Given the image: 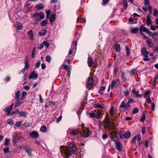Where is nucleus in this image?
Instances as JSON below:
<instances>
[{
  "mask_svg": "<svg viewBox=\"0 0 158 158\" xmlns=\"http://www.w3.org/2000/svg\"><path fill=\"white\" fill-rule=\"evenodd\" d=\"M143 4L145 6H150L149 0H144Z\"/></svg>",
  "mask_w": 158,
  "mask_h": 158,
  "instance_id": "a19ab883",
  "label": "nucleus"
},
{
  "mask_svg": "<svg viewBox=\"0 0 158 158\" xmlns=\"http://www.w3.org/2000/svg\"><path fill=\"white\" fill-rule=\"evenodd\" d=\"M134 102L133 99L130 98L126 104L124 103V101H123L121 103L119 108H123L125 110H127L130 107V104Z\"/></svg>",
  "mask_w": 158,
  "mask_h": 158,
  "instance_id": "f03ea898",
  "label": "nucleus"
},
{
  "mask_svg": "<svg viewBox=\"0 0 158 158\" xmlns=\"http://www.w3.org/2000/svg\"><path fill=\"white\" fill-rule=\"evenodd\" d=\"M115 146L117 150L119 152H122V144L119 142H117L115 143Z\"/></svg>",
  "mask_w": 158,
  "mask_h": 158,
  "instance_id": "9b49d317",
  "label": "nucleus"
},
{
  "mask_svg": "<svg viewBox=\"0 0 158 158\" xmlns=\"http://www.w3.org/2000/svg\"><path fill=\"white\" fill-rule=\"evenodd\" d=\"M18 114L19 115L20 117L23 116L26 117L27 116V114L26 112L24 111H18Z\"/></svg>",
  "mask_w": 158,
  "mask_h": 158,
  "instance_id": "bb28decb",
  "label": "nucleus"
},
{
  "mask_svg": "<svg viewBox=\"0 0 158 158\" xmlns=\"http://www.w3.org/2000/svg\"><path fill=\"white\" fill-rule=\"evenodd\" d=\"M7 123L11 125H13L14 123L13 121L11 119H8L7 120Z\"/></svg>",
  "mask_w": 158,
  "mask_h": 158,
  "instance_id": "4d7b16f0",
  "label": "nucleus"
},
{
  "mask_svg": "<svg viewBox=\"0 0 158 158\" xmlns=\"http://www.w3.org/2000/svg\"><path fill=\"white\" fill-rule=\"evenodd\" d=\"M80 132H81L82 135L85 137H88L90 135V131L88 128L82 126L81 127V130L76 129L72 130L70 132V134L73 135L78 134Z\"/></svg>",
  "mask_w": 158,
  "mask_h": 158,
  "instance_id": "f257e3e1",
  "label": "nucleus"
},
{
  "mask_svg": "<svg viewBox=\"0 0 158 158\" xmlns=\"http://www.w3.org/2000/svg\"><path fill=\"white\" fill-rule=\"evenodd\" d=\"M27 61H28V59H27V58L26 57L25 58V62H24L25 65V66L23 69H22L21 70L20 72L21 73H23L24 72H25V71L29 67V64L27 63Z\"/></svg>",
  "mask_w": 158,
  "mask_h": 158,
  "instance_id": "9d476101",
  "label": "nucleus"
},
{
  "mask_svg": "<svg viewBox=\"0 0 158 158\" xmlns=\"http://www.w3.org/2000/svg\"><path fill=\"white\" fill-rule=\"evenodd\" d=\"M27 34L28 35L29 38L31 40H34L33 34V31L31 30L27 32Z\"/></svg>",
  "mask_w": 158,
  "mask_h": 158,
  "instance_id": "2eb2a0df",
  "label": "nucleus"
},
{
  "mask_svg": "<svg viewBox=\"0 0 158 158\" xmlns=\"http://www.w3.org/2000/svg\"><path fill=\"white\" fill-rule=\"evenodd\" d=\"M150 92L149 91L146 92L143 95V97L144 98H145L146 97H148V96L150 94Z\"/></svg>",
  "mask_w": 158,
  "mask_h": 158,
  "instance_id": "338daca9",
  "label": "nucleus"
},
{
  "mask_svg": "<svg viewBox=\"0 0 158 158\" xmlns=\"http://www.w3.org/2000/svg\"><path fill=\"white\" fill-rule=\"evenodd\" d=\"M31 5V3H29L28 2H26L24 5V7L26 9V11H29V6Z\"/></svg>",
  "mask_w": 158,
  "mask_h": 158,
  "instance_id": "37998d69",
  "label": "nucleus"
},
{
  "mask_svg": "<svg viewBox=\"0 0 158 158\" xmlns=\"http://www.w3.org/2000/svg\"><path fill=\"white\" fill-rule=\"evenodd\" d=\"M41 20V19L40 17L35 18L34 19L35 21L34 24H37L38 23V22L40 21Z\"/></svg>",
  "mask_w": 158,
  "mask_h": 158,
  "instance_id": "5fc2aeb1",
  "label": "nucleus"
},
{
  "mask_svg": "<svg viewBox=\"0 0 158 158\" xmlns=\"http://www.w3.org/2000/svg\"><path fill=\"white\" fill-rule=\"evenodd\" d=\"M46 60L48 62V63H49L51 62V57L49 55H48L46 56V58H45Z\"/></svg>",
  "mask_w": 158,
  "mask_h": 158,
  "instance_id": "79ce46f5",
  "label": "nucleus"
},
{
  "mask_svg": "<svg viewBox=\"0 0 158 158\" xmlns=\"http://www.w3.org/2000/svg\"><path fill=\"white\" fill-rule=\"evenodd\" d=\"M104 122L105 127H107L110 130L113 127V123L110 122V119L109 118H106Z\"/></svg>",
  "mask_w": 158,
  "mask_h": 158,
  "instance_id": "20e7f679",
  "label": "nucleus"
},
{
  "mask_svg": "<svg viewBox=\"0 0 158 158\" xmlns=\"http://www.w3.org/2000/svg\"><path fill=\"white\" fill-rule=\"evenodd\" d=\"M10 140L7 138L5 139L4 145L5 146H8L10 143Z\"/></svg>",
  "mask_w": 158,
  "mask_h": 158,
  "instance_id": "e433bc0d",
  "label": "nucleus"
},
{
  "mask_svg": "<svg viewBox=\"0 0 158 158\" xmlns=\"http://www.w3.org/2000/svg\"><path fill=\"white\" fill-rule=\"evenodd\" d=\"M20 100H18L16 99V102L15 104V107L16 108L20 106L22 103L21 101H20Z\"/></svg>",
  "mask_w": 158,
  "mask_h": 158,
  "instance_id": "aec40b11",
  "label": "nucleus"
},
{
  "mask_svg": "<svg viewBox=\"0 0 158 158\" xmlns=\"http://www.w3.org/2000/svg\"><path fill=\"white\" fill-rule=\"evenodd\" d=\"M138 31V28L137 27L132 28L131 30V33L135 34L137 33Z\"/></svg>",
  "mask_w": 158,
  "mask_h": 158,
  "instance_id": "473e14b6",
  "label": "nucleus"
},
{
  "mask_svg": "<svg viewBox=\"0 0 158 158\" xmlns=\"http://www.w3.org/2000/svg\"><path fill=\"white\" fill-rule=\"evenodd\" d=\"M22 123V121H17L15 123V126L17 127H19Z\"/></svg>",
  "mask_w": 158,
  "mask_h": 158,
  "instance_id": "a18cd8bd",
  "label": "nucleus"
},
{
  "mask_svg": "<svg viewBox=\"0 0 158 158\" xmlns=\"http://www.w3.org/2000/svg\"><path fill=\"white\" fill-rule=\"evenodd\" d=\"M68 147L72 153L74 154L76 153L77 149L74 144L70 143Z\"/></svg>",
  "mask_w": 158,
  "mask_h": 158,
  "instance_id": "423d86ee",
  "label": "nucleus"
},
{
  "mask_svg": "<svg viewBox=\"0 0 158 158\" xmlns=\"http://www.w3.org/2000/svg\"><path fill=\"white\" fill-rule=\"evenodd\" d=\"M132 93L135 95V97H140L141 96V95L139 94H138L139 91H136L135 89L132 90Z\"/></svg>",
  "mask_w": 158,
  "mask_h": 158,
  "instance_id": "5701e85b",
  "label": "nucleus"
},
{
  "mask_svg": "<svg viewBox=\"0 0 158 158\" xmlns=\"http://www.w3.org/2000/svg\"><path fill=\"white\" fill-rule=\"evenodd\" d=\"M118 71V68L117 67H114V70L113 71L114 75L116 76L117 74V72Z\"/></svg>",
  "mask_w": 158,
  "mask_h": 158,
  "instance_id": "3c124183",
  "label": "nucleus"
},
{
  "mask_svg": "<svg viewBox=\"0 0 158 158\" xmlns=\"http://www.w3.org/2000/svg\"><path fill=\"white\" fill-rule=\"evenodd\" d=\"M131 135V132L128 131L126 132L123 135V136L124 137L126 138H129Z\"/></svg>",
  "mask_w": 158,
  "mask_h": 158,
  "instance_id": "4be33fe9",
  "label": "nucleus"
},
{
  "mask_svg": "<svg viewBox=\"0 0 158 158\" xmlns=\"http://www.w3.org/2000/svg\"><path fill=\"white\" fill-rule=\"evenodd\" d=\"M88 64L89 67L91 66L93 64V59L92 57L89 56L88 58Z\"/></svg>",
  "mask_w": 158,
  "mask_h": 158,
  "instance_id": "f3484780",
  "label": "nucleus"
},
{
  "mask_svg": "<svg viewBox=\"0 0 158 158\" xmlns=\"http://www.w3.org/2000/svg\"><path fill=\"white\" fill-rule=\"evenodd\" d=\"M48 23V21L47 20L45 19H44V20H43L41 23V25L42 26L44 27Z\"/></svg>",
  "mask_w": 158,
  "mask_h": 158,
  "instance_id": "2f4dec72",
  "label": "nucleus"
},
{
  "mask_svg": "<svg viewBox=\"0 0 158 158\" xmlns=\"http://www.w3.org/2000/svg\"><path fill=\"white\" fill-rule=\"evenodd\" d=\"M146 42L149 47L152 48L153 46V44L151 39H148L147 40Z\"/></svg>",
  "mask_w": 158,
  "mask_h": 158,
  "instance_id": "a211bd4d",
  "label": "nucleus"
},
{
  "mask_svg": "<svg viewBox=\"0 0 158 158\" xmlns=\"http://www.w3.org/2000/svg\"><path fill=\"white\" fill-rule=\"evenodd\" d=\"M141 52L142 54L144 57H148V52L147 51L146 49L145 48H142L141 49Z\"/></svg>",
  "mask_w": 158,
  "mask_h": 158,
  "instance_id": "f8f14e48",
  "label": "nucleus"
},
{
  "mask_svg": "<svg viewBox=\"0 0 158 158\" xmlns=\"http://www.w3.org/2000/svg\"><path fill=\"white\" fill-rule=\"evenodd\" d=\"M39 15L40 18L41 19H44V14L42 12H41L39 13Z\"/></svg>",
  "mask_w": 158,
  "mask_h": 158,
  "instance_id": "49530a36",
  "label": "nucleus"
},
{
  "mask_svg": "<svg viewBox=\"0 0 158 158\" xmlns=\"http://www.w3.org/2000/svg\"><path fill=\"white\" fill-rule=\"evenodd\" d=\"M152 23V20L151 19L150 16L149 15H148L147 17L146 24L148 26L150 25Z\"/></svg>",
  "mask_w": 158,
  "mask_h": 158,
  "instance_id": "dca6fc26",
  "label": "nucleus"
},
{
  "mask_svg": "<svg viewBox=\"0 0 158 158\" xmlns=\"http://www.w3.org/2000/svg\"><path fill=\"white\" fill-rule=\"evenodd\" d=\"M3 152L4 153H6L9 152V149L8 148H6L3 149Z\"/></svg>",
  "mask_w": 158,
  "mask_h": 158,
  "instance_id": "680f3d73",
  "label": "nucleus"
},
{
  "mask_svg": "<svg viewBox=\"0 0 158 158\" xmlns=\"http://www.w3.org/2000/svg\"><path fill=\"white\" fill-rule=\"evenodd\" d=\"M114 108L113 106H112L110 108V113L111 115H114Z\"/></svg>",
  "mask_w": 158,
  "mask_h": 158,
  "instance_id": "6e6d98bb",
  "label": "nucleus"
},
{
  "mask_svg": "<svg viewBox=\"0 0 158 158\" xmlns=\"http://www.w3.org/2000/svg\"><path fill=\"white\" fill-rule=\"evenodd\" d=\"M87 114L89 115V118H94L95 117V114L93 112L91 113H87Z\"/></svg>",
  "mask_w": 158,
  "mask_h": 158,
  "instance_id": "72a5a7b5",
  "label": "nucleus"
},
{
  "mask_svg": "<svg viewBox=\"0 0 158 158\" xmlns=\"http://www.w3.org/2000/svg\"><path fill=\"white\" fill-rule=\"evenodd\" d=\"M19 148L21 149H24L25 151V152L27 153L28 155L30 156H32L31 152L32 150L31 147H28L27 145L26 146L22 145L20 146Z\"/></svg>",
  "mask_w": 158,
  "mask_h": 158,
  "instance_id": "7ed1b4c3",
  "label": "nucleus"
},
{
  "mask_svg": "<svg viewBox=\"0 0 158 158\" xmlns=\"http://www.w3.org/2000/svg\"><path fill=\"white\" fill-rule=\"evenodd\" d=\"M101 114V111H98L97 113L95 114V117L97 119H99L100 118Z\"/></svg>",
  "mask_w": 158,
  "mask_h": 158,
  "instance_id": "4c0bfd02",
  "label": "nucleus"
},
{
  "mask_svg": "<svg viewBox=\"0 0 158 158\" xmlns=\"http://www.w3.org/2000/svg\"><path fill=\"white\" fill-rule=\"evenodd\" d=\"M119 80L117 79L116 81H112L111 84V87L112 88L113 87H116L117 85H118L119 83Z\"/></svg>",
  "mask_w": 158,
  "mask_h": 158,
  "instance_id": "ddd939ff",
  "label": "nucleus"
},
{
  "mask_svg": "<svg viewBox=\"0 0 158 158\" xmlns=\"http://www.w3.org/2000/svg\"><path fill=\"white\" fill-rule=\"evenodd\" d=\"M47 32V30H42L38 34L40 35L44 36L45 35Z\"/></svg>",
  "mask_w": 158,
  "mask_h": 158,
  "instance_id": "393cba45",
  "label": "nucleus"
},
{
  "mask_svg": "<svg viewBox=\"0 0 158 158\" xmlns=\"http://www.w3.org/2000/svg\"><path fill=\"white\" fill-rule=\"evenodd\" d=\"M38 77V75L37 73H35L34 72H32L29 77V79L34 78L35 79H37Z\"/></svg>",
  "mask_w": 158,
  "mask_h": 158,
  "instance_id": "4468645a",
  "label": "nucleus"
},
{
  "mask_svg": "<svg viewBox=\"0 0 158 158\" xmlns=\"http://www.w3.org/2000/svg\"><path fill=\"white\" fill-rule=\"evenodd\" d=\"M146 101L148 104H150L152 103V101L149 95L148 96L147 99H146Z\"/></svg>",
  "mask_w": 158,
  "mask_h": 158,
  "instance_id": "603ef678",
  "label": "nucleus"
},
{
  "mask_svg": "<svg viewBox=\"0 0 158 158\" xmlns=\"http://www.w3.org/2000/svg\"><path fill=\"white\" fill-rule=\"evenodd\" d=\"M121 51L120 46L119 44H117L116 46V51L117 52H119Z\"/></svg>",
  "mask_w": 158,
  "mask_h": 158,
  "instance_id": "c03bdc74",
  "label": "nucleus"
},
{
  "mask_svg": "<svg viewBox=\"0 0 158 158\" xmlns=\"http://www.w3.org/2000/svg\"><path fill=\"white\" fill-rule=\"evenodd\" d=\"M14 105V103H13L9 106L6 107L3 110L4 112H6L7 115H10L11 113L10 112L12 110Z\"/></svg>",
  "mask_w": 158,
  "mask_h": 158,
  "instance_id": "0eeeda50",
  "label": "nucleus"
},
{
  "mask_svg": "<svg viewBox=\"0 0 158 158\" xmlns=\"http://www.w3.org/2000/svg\"><path fill=\"white\" fill-rule=\"evenodd\" d=\"M153 15L154 17L158 16V10L154 8L153 9ZM155 22L156 24L158 25V18H156L155 19Z\"/></svg>",
  "mask_w": 158,
  "mask_h": 158,
  "instance_id": "1a4fd4ad",
  "label": "nucleus"
},
{
  "mask_svg": "<svg viewBox=\"0 0 158 158\" xmlns=\"http://www.w3.org/2000/svg\"><path fill=\"white\" fill-rule=\"evenodd\" d=\"M143 27V26L142 25H141L140 27V34L143 36V37L145 38H147L148 37L146 36H145V35L143 33L142 31V28Z\"/></svg>",
  "mask_w": 158,
  "mask_h": 158,
  "instance_id": "f704fd0d",
  "label": "nucleus"
},
{
  "mask_svg": "<svg viewBox=\"0 0 158 158\" xmlns=\"http://www.w3.org/2000/svg\"><path fill=\"white\" fill-rule=\"evenodd\" d=\"M126 54L127 56H128L130 54V50L128 46H127L126 47Z\"/></svg>",
  "mask_w": 158,
  "mask_h": 158,
  "instance_id": "864d4df0",
  "label": "nucleus"
},
{
  "mask_svg": "<svg viewBox=\"0 0 158 158\" xmlns=\"http://www.w3.org/2000/svg\"><path fill=\"white\" fill-rule=\"evenodd\" d=\"M44 45L47 48H48L50 46L49 44L47 41H44L43 43Z\"/></svg>",
  "mask_w": 158,
  "mask_h": 158,
  "instance_id": "de8ad7c7",
  "label": "nucleus"
},
{
  "mask_svg": "<svg viewBox=\"0 0 158 158\" xmlns=\"http://www.w3.org/2000/svg\"><path fill=\"white\" fill-rule=\"evenodd\" d=\"M148 10L149 11V15H151L152 13V7L151 6L148 7Z\"/></svg>",
  "mask_w": 158,
  "mask_h": 158,
  "instance_id": "13d9d810",
  "label": "nucleus"
},
{
  "mask_svg": "<svg viewBox=\"0 0 158 158\" xmlns=\"http://www.w3.org/2000/svg\"><path fill=\"white\" fill-rule=\"evenodd\" d=\"M23 125L25 127H29L30 126V124L28 122H26L23 124Z\"/></svg>",
  "mask_w": 158,
  "mask_h": 158,
  "instance_id": "69168bd1",
  "label": "nucleus"
},
{
  "mask_svg": "<svg viewBox=\"0 0 158 158\" xmlns=\"http://www.w3.org/2000/svg\"><path fill=\"white\" fill-rule=\"evenodd\" d=\"M35 7L37 8V9L40 10H42L44 9V6L43 5V4L42 3H39L37 4L35 6Z\"/></svg>",
  "mask_w": 158,
  "mask_h": 158,
  "instance_id": "6ab92c4d",
  "label": "nucleus"
},
{
  "mask_svg": "<svg viewBox=\"0 0 158 158\" xmlns=\"http://www.w3.org/2000/svg\"><path fill=\"white\" fill-rule=\"evenodd\" d=\"M146 119L145 115L144 113H143L142 116L140 119V121L142 123H143L145 121Z\"/></svg>",
  "mask_w": 158,
  "mask_h": 158,
  "instance_id": "ea45409f",
  "label": "nucleus"
},
{
  "mask_svg": "<svg viewBox=\"0 0 158 158\" xmlns=\"http://www.w3.org/2000/svg\"><path fill=\"white\" fill-rule=\"evenodd\" d=\"M94 107L96 108H103V107L101 105L97 103L94 104Z\"/></svg>",
  "mask_w": 158,
  "mask_h": 158,
  "instance_id": "09e8293b",
  "label": "nucleus"
},
{
  "mask_svg": "<svg viewBox=\"0 0 158 158\" xmlns=\"http://www.w3.org/2000/svg\"><path fill=\"white\" fill-rule=\"evenodd\" d=\"M47 131V128L44 125L42 126L40 128V131L43 132H45Z\"/></svg>",
  "mask_w": 158,
  "mask_h": 158,
  "instance_id": "c85d7f7f",
  "label": "nucleus"
},
{
  "mask_svg": "<svg viewBox=\"0 0 158 158\" xmlns=\"http://www.w3.org/2000/svg\"><path fill=\"white\" fill-rule=\"evenodd\" d=\"M65 156L67 157L68 158L70 156V153L68 151H66L65 152Z\"/></svg>",
  "mask_w": 158,
  "mask_h": 158,
  "instance_id": "0e129e2a",
  "label": "nucleus"
},
{
  "mask_svg": "<svg viewBox=\"0 0 158 158\" xmlns=\"http://www.w3.org/2000/svg\"><path fill=\"white\" fill-rule=\"evenodd\" d=\"M94 80L93 78L89 77L86 84V87L90 89L93 86Z\"/></svg>",
  "mask_w": 158,
  "mask_h": 158,
  "instance_id": "39448f33",
  "label": "nucleus"
},
{
  "mask_svg": "<svg viewBox=\"0 0 158 158\" xmlns=\"http://www.w3.org/2000/svg\"><path fill=\"white\" fill-rule=\"evenodd\" d=\"M23 26L22 23L19 22H17V29L18 30H20L22 29Z\"/></svg>",
  "mask_w": 158,
  "mask_h": 158,
  "instance_id": "412c9836",
  "label": "nucleus"
},
{
  "mask_svg": "<svg viewBox=\"0 0 158 158\" xmlns=\"http://www.w3.org/2000/svg\"><path fill=\"white\" fill-rule=\"evenodd\" d=\"M158 78V74L155 76L154 77V80L153 81V85L154 87H155L156 85V80Z\"/></svg>",
  "mask_w": 158,
  "mask_h": 158,
  "instance_id": "58836bf2",
  "label": "nucleus"
},
{
  "mask_svg": "<svg viewBox=\"0 0 158 158\" xmlns=\"http://www.w3.org/2000/svg\"><path fill=\"white\" fill-rule=\"evenodd\" d=\"M139 109L137 107H135L134 108L133 111V113L134 114L137 113L139 111Z\"/></svg>",
  "mask_w": 158,
  "mask_h": 158,
  "instance_id": "bf43d9fd",
  "label": "nucleus"
},
{
  "mask_svg": "<svg viewBox=\"0 0 158 158\" xmlns=\"http://www.w3.org/2000/svg\"><path fill=\"white\" fill-rule=\"evenodd\" d=\"M27 93L25 91H23L22 93V96L20 99V100H22L24 99L25 96L27 95Z\"/></svg>",
  "mask_w": 158,
  "mask_h": 158,
  "instance_id": "7c9ffc66",
  "label": "nucleus"
},
{
  "mask_svg": "<svg viewBox=\"0 0 158 158\" xmlns=\"http://www.w3.org/2000/svg\"><path fill=\"white\" fill-rule=\"evenodd\" d=\"M74 49V48H72V47L71 48L69 51V55H71L72 54V53L73 52V50Z\"/></svg>",
  "mask_w": 158,
  "mask_h": 158,
  "instance_id": "052dcab7",
  "label": "nucleus"
},
{
  "mask_svg": "<svg viewBox=\"0 0 158 158\" xmlns=\"http://www.w3.org/2000/svg\"><path fill=\"white\" fill-rule=\"evenodd\" d=\"M145 32L147 34H148L149 35L151 33V32L148 29H147L146 27H143L142 28V31Z\"/></svg>",
  "mask_w": 158,
  "mask_h": 158,
  "instance_id": "cd10ccee",
  "label": "nucleus"
},
{
  "mask_svg": "<svg viewBox=\"0 0 158 158\" xmlns=\"http://www.w3.org/2000/svg\"><path fill=\"white\" fill-rule=\"evenodd\" d=\"M20 92L19 91H17L15 93V98L18 100H20V98H19Z\"/></svg>",
  "mask_w": 158,
  "mask_h": 158,
  "instance_id": "c756f323",
  "label": "nucleus"
},
{
  "mask_svg": "<svg viewBox=\"0 0 158 158\" xmlns=\"http://www.w3.org/2000/svg\"><path fill=\"white\" fill-rule=\"evenodd\" d=\"M107 137H108V135L107 134H103L102 136V138L103 139H106V138H107Z\"/></svg>",
  "mask_w": 158,
  "mask_h": 158,
  "instance_id": "774afa93",
  "label": "nucleus"
},
{
  "mask_svg": "<svg viewBox=\"0 0 158 158\" xmlns=\"http://www.w3.org/2000/svg\"><path fill=\"white\" fill-rule=\"evenodd\" d=\"M32 16L35 18L39 17V13L37 12L35 13Z\"/></svg>",
  "mask_w": 158,
  "mask_h": 158,
  "instance_id": "e2e57ef3",
  "label": "nucleus"
},
{
  "mask_svg": "<svg viewBox=\"0 0 158 158\" xmlns=\"http://www.w3.org/2000/svg\"><path fill=\"white\" fill-rule=\"evenodd\" d=\"M123 7L125 9H127L128 7V4L127 2V0H123Z\"/></svg>",
  "mask_w": 158,
  "mask_h": 158,
  "instance_id": "c9c22d12",
  "label": "nucleus"
},
{
  "mask_svg": "<svg viewBox=\"0 0 158 158\" xmlns=\"http://www.w3.org/2000/svg\"><path fill=\"white\" fill-rule=\"evenodd\" d=\"M121 79L122 80L123 82H125L126 81L127 79L125 77V73L124 72H122L121 73Z\"/></svg>",
  "mask_w": 158,
  "mask_h": 158,
  "instance_id": "a878e982",
  "label": "nucleus"
},
{
  "mask_svg": "<svg viewBox=\"0 0 158 158\" xmlns=\"http://www.w3.org/2000/svg\"><path fill=\"white\" fill-rule=\"evenodd\" d=\"M56 19V16L54 14H52L50 17L49 21L50 22L52 23Z\"/></svg>",
  "mask_w": 158,
  "mask_h": 158,
  "instance_id": "b1692460",
  "label": "nucleus"
},
{
  "mask_svg": "<svg viewBox=\"0 0 158 158\" xmlns=\"http://www.w3.org/2000/svg\"><path fill=\"white\" fill-rule=\"evenodd\" d=\"M20 139L18 138H17L16 137H14L13 139V143L15 144L16 143L17 141Z\"/></svg>",
  "mask_w": 158,
  "mask_h": 158,
  "instance_id": "8fccbe9b",
  "label": "nucleus"
},
{
  "mask_svg": "<svg viewBox=\"0 0 158 158\" xmlns=\"http://www.w3.org/2000/svg\"><path fill=\"white\" fill-rule=\"evenodd\" d=\"M29 135L32 138H37L39 136L38 132L35 131H31L29 134Z\"/></svg>",
  "mask_w": 158,
  "mask_h": 158,
  "instance_id": "6e6552de",
  "label": "nucleus"
}]
</instances>
